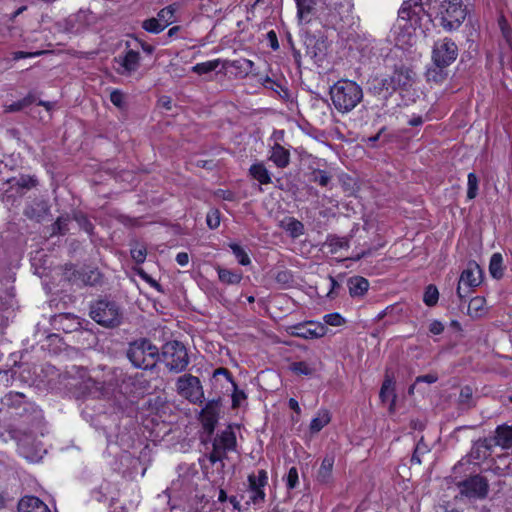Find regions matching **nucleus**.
I'll list each match as a JSON object with an SVG mask.
<instances>
[{
  "label": "nucleus",
  "instance_id": "obj_1",
  "mask_svg": "<svg viewBox=\"0 0 512 512\" xmlns=\"http://www.w3.org/2000/svg\"><path fill=\"white\" fill-rule=\"evenodd\" d=\"M425 4L445 31L457 30L467 16L463 0H425Z\"/></svg>",
  "mask_w": 512,
  "mask_h": 512
},
{
  "label": "nucleus",
  "instance_id": "obj_2",
  "mask_svg": "<svg viewBox=\"0 0 512 512\" xmlns=\"http://www.w3.org/2000/svg\"><path fill=\"white\" fill-rule=\"evenodd\" d=\"M335 109L341 113L352 111L363 99L360 85L351 80H339L330 88Z\"/></svg>",
  "mask_w": 512,
  "mask_h": 512
},
{
  "label": "nucleus",
  "instance_id": "obj_3",
  "mask_svg": "<svg viewBox=\"0 0 512 512\" xmlns=\"http://www.w3.org/2000/svg\"><path fill=\"white\" fill-rule=\"evenodd\" d=\"M126 356L137 369H152L160 359V352L156 345L146 338L130 342Z\"/></svg>",
  "mask_w": 512,
  "mask_h": 512
},
{
  "label": "nucleus",
  "instance_id": "obj_4",
  "mask_svg": "<svg viewBox=\"0 0 512 512\" xmlns=\"http://www.w3.org/2000/svg\"><path fill=\"white\" fill-rule=\"evenodd\" d=\"M89 315L97 324L105 328L118 327L123 320V311L119 304L107 297L91 302Z\"/></svg>",
  "mask_w": 512,
  "mask_h": 512
},
{
  "label": "nucleus",
  "instance_id": "obj_5",
  "mask_svg": "<svg viewBox=\"0 0 512 512\" xmlns=\"http://www.w3.org/2000/svg\"><path fill=\"white\" fill-rule=\"evenodd\" d=\"M160 357L170 372L180 373L186 370L189 356L182 342L174 340L162 346Z\"/></svg>",
  "mask_w": 512,
  "mask_h": 512
},
{
  "label": "nucleus",
  "instance_id": "obj_6",
  "mask_svg": "<svg viewBox=\"0 0 512 512\" xmlns=\"http://www.w3.org/2000/svg\"><path fill=\"white\" fill-rule=\"evenodd\" d=\"M428 15L421 0L404 1L398 11L399 26L402 28H413L420 26L421 20Z\"/></svg>",
  "mask_w": 512,
  "mask_h": 512
},
{
  "label": "nucleus",
  "instance_id": "obj_7",
  "mask_svg": "<svg viewBox=\"0 0 512 512\" xmlns=\"http://www.w3.org/2000/svg\"><path fill=\"white\" fill-rule=\"evenodd\" d=\"M176 388L178 394L191 403H203L204 391L198 377L192 374H184L177 379Z\"/></svg>",
  "mask_w": 512,
  "mask_h": 512
},
{
  "label": "nucleus",
  "instance_id": "obj_8",
  "mask_svg": "<svg viewBox=\"0 0 512 512\" xmlns=\"http://www.w3.org/2000/svg\"><path fill=\"white\" fill-rule=\"evenodd\" d=\"M458 56V46L448 37L439 39L434 43L432 50L433 64L439 66H450Z\"/></svg>",
  "mask_w": 512,
  "mask_h": 512
},
{
  "label": "nucleus",
  "instance_id": "obj_9",
  "mask_svg": "<svg viewBox=\"0 0 512 512\" xmlns=\"http://www.w3.org/2000/svg\"><path fill=\"white\" fill-rule=\"evenodd\" d=\"M460 494L468 498L484 499L488 494V480L477 474L457 483Z\"/></svg>",
  "mask_w": 512,
  "mask_h": 512
},
{
  "label": "nucleus",
  "instance_id": "obj_10",
  "mask_svg": "<svg viewBox=\"0 0 512 512\" xmlns=\"http://www.w3.org/2000/svg\"><path fill=\"white\" fill-rule=\"evenodd\" d=\"M130 46V42H126V50L123 55L114 58V61L119 65L116 71L120 75L129 76L140 67V53L136 49L130 48Z\"/></svg>",
  "mask_w": 512,
  "mask_h": 512
},
{
  "label": "nucleus",
  "instance_id": "obj_11",
  "mask_svg": "<svg viewBox=\"0 0 512 512\" xmlns=\"http://www.w3.org/2000/svg\"><path fill=\"white\" fill-rule=\"evenodd\" d=\"M289 335L303 339H318L326 335L327 328L320 322H303L287 328Z\"/></svg>",
  "mask_w": 512,
  "mask_h": 512
},
{
  "label": "nucleus",
  "instance_id": "obj_12",
  "mask_svg": "<svg viewBox=\"0 0 512 512\" xmlns=\"http://www.w3.org/2000/svg\"><path fill=\"white\" fill-rule=\"evenodd\" d=\"M72 280L74 282H80L84 286L102 287L105 283V276L98 267L84 265L73 272Z\"/></svg>",
  "mask_w": 512,
  "mask_h": 512
},
{
  "label": "nucleus",
  "instance_id": "obj_13",
  "mask_svg": "<svg viewBox=\"0 0 512 512\" xmlns=\"http://www.w3.org/2000/svg\"><path fill=\"white\" fill-rule=\"evenodd\" d=\"M267 481L268 476L265 470H259L258 475L251 474L248 476L250 502L253 504L264 502L265 492L263 488L266 486Z\"/></svg>",
  "mask_w": 512,
  "mask_h": 512
},
{
  "label": "nucleus",
  "instance_id": "obj_14",
  "mask_svg": "<svg viewBox=\"0 0 512 512\" xmlns=\"http://www.w3.org/2000/svg\"><path fill=\"white\" fill-rule=\"evenodd\" d=\"M395 90H408L414 83L415 73L404 65L396 66L389 75Z\"/></svg>",
  "mask_w": 512,
  "mask_h": 512
},
{
  "label": "nucleus",
  "instance_id": "obj_15",
  "mask_svg": "<svg viewBox=\"0 0 512 512\" xmlns=\"http://www.w3.org/2000/svg\"><path fill=\"white\" fill-rule=\"evenodd\" d=\"M51 325L58 331L72 333L81 329V322L78 317L70 313L54 315L51 319Z\"/></svg>",
  "mask_w": 512,
  "mask_h": 512
},
{
  "label": "nucleus",
  "instance_id": "obj_16",
  "mask_svg": "<svg viewBox=\"0 0 512 512\" xmlns=\"http://www.w3.org/2000/svg\"><path fill=\"white\" fill-rule=\"evenodd\" d=\"M482 281V269L476 261H469L467 267L462 271L459 282L467 288H475Z\"/></svg>",
  "mask_w": 512,
  "mask_h": 512
},
{
  "label": "nucleus",
  "instance_id": "obj_17",
  "mask_svg": "<svg viewBox=\"0 0 512 512\" xmlns=\"http://www.w3.org/2000/svg\"><path fill=\"white\" fill-rule=\"evenodd\" d=\"M494 440L491 438H483L474 442L470 453L468 455L469 458L477 461H482L491 456L492 449L495 447Z\"/></svg>",
  "mask_w": 512,
  "mask_h": 512
},
{
  "label": "nucleus",
  "instance_id": "obj_18",
  "mask_svg": "<svg viewBox=\"0 0 512 512\" xmlns=\"http://www.w3.org/2000/svg\"><path fill=\"white\" fill-rule=\"evenodd\" d=\"M48 211L49 207L46 201L42 199H34L25 206L23 214L30 220L40 222Z\"/></svg>",
  "mask_w": 512,
  "mask_h": 512
},
{
  "label": "nucleus",
  "instance_id": "obj_19",
  "mask_svg": "<svg viewBox=\"0 0 512 512\" xmlns=\"http://www.w3.org/2000/svg\"><path fill=\"white\" fill-rule=\"evenodd\" d=\"M236 443L235 433L228 427L214 438L212 446H215L216 449L217 447L221 448L223 454H226L235 449Z\"/></svg>",
  "mask_w": 512,
  "mask_h": 512
},
{
  "label": "nucleus",
  "instance_id": "obj_20",
  "mask_svg": "<svg viewBox=\"0 0 512 512\" xmlns=\"http://www.w3.org/2000/svg\"><path fill=\"white\" fill-rule=\"evenodd\" d=\"M300 23H309L316 15V0H295Z\"/></svg>",
  "mask_w": 512,
  "mask_h": 512
},
{
  "label": "nucleus",
  "instance_id": "obj_21",
  "mask_svg": "<svg viewBox=\"0 0 512 512\" xmlns=\"http://www.w3.org/2000/svg\"><path fill=\"white\" fill-rule=\"evenodd\" d=\"M18 512H51L48 506L35 496H26L18 503Z\"/></svg>",
  "mask_w": 512,
  "mask_h": 512
},
{
  "label": "nucleus",
  "instance_id": "obj_22",
  "mask_svg": "<svg viewBox=\"0 0 512 512\" xmlns=\"http://www.w3.org/2000/svg\"><path fill=\"white\" fill-rule=\"evenodd\" d=\"M27 400L25 395L20 392H9L4 395L1 400L2 406L7 409L10 413L11 417L16 413V410H19L21 404Z\"/></svg>",
  "mask_w": 512,
  "mask_h": 512
},
{
  "label": "nucleus",
  "instance_id": "obj_23",
  "mask_svg": "<svg viewBox=\"0 0 512 512\" xmlns=\"http://www.w3.org/2000/svg\"><path fill=\"white\" fill-rule=\"evenodd\" d=\"M492 439L495 446H501L503 449L512 448V426H498Z\"/></svg>",
  "mask_w": 512,
  "mask_h": 512
},
{
  "label": "nucleus",
  "instance_id": "obj_24",
  "mask_svg": "<svg viewBox=\"0 0 512 512\" xmlns=\"http://www.w3.org/2000/svg\"><path fill=\"white\" fill-rule=\"evenodd\" d=\"M278 168H286L290 163V152L278 143H275L269 156Z\"/></svg>",
  "mask_w": 512,
  "mask_h": 512
},
{
  "label": "nucleus",
  "instance_id": "obj_25",
  "mask_svg": "<svg viewBox=\"0 0 512 512\" xmlns=\"http://www.w3.org/2000/svg\"><path fill=\"white\" fill-rule=\"evenodd\" d=\"M347 285L351 297H361L368 291L369 288L368 280L362 276L350 277L348 279Z\"/></svg>",
  "mask_w": 512,
  "mask_h": 512
},
{
  "label": "nucleus",
  "instance_id": "obj_26",
  "mask_svg": "<svg viewBox=\"0 0 512 512\" xmlns=\"http://www.w3.org/2000/svg\"><path fill=\"white\" fill-rule=\"evenodd\" d=\"M279 226L285 230L290 237L298 238L304 234V225L294 217H285L280 221Z\"/></svg>",
  "mask_w": 512,
  "mask_h": 512
},
{
  "label": "nucleus",
  "instance_id": "obj_27",
  "mask_svg": "<svg viewBox=\"0 0 512 512\" xmlns=\"http://www.w3.org/2000/svg\"><path fill=\"white\" fill-rule=\"evenodd\" d=\"M249 175L258 181L261 185L272 183L271 173L268 171L263 162H257L250 166Z\"/></svg>",
  "mask_w": 512,
  "mask_h": 512
},
{
  "label": "nucleus",
  "instance_id": "obj_28",
  "mask_svg": "<svg viewBox=\"0 0 512 512\" xmlns=\"http://www.w3.org/2000/svg\"><path fill=\"white\" fill-rule=\"evenodd\" d=\"M216 270L219 280L226 285L239 284L243 278L242 272L238 270H230L221 266H217Z\"/></svg>",
  "mask_w": 512,
  "mask_h": 512
},
{
  "label": "nucleus",
  "instance_id": "obj_29",
  "mask_svg": "<svg viewBox=\"0 0 512 512\" xmlns=\"http://www.w3.org/2000/svg\"><path fill=\"white\" fill-rule=\"evenodd\" d=\"M489 273L492 278L499 280L504 275L503 256L501 253L492 254L489 262Z\"/></svg>",
  "mask_w": 512,
  "mask_h": 512
},
{
  "label": "nucleus",
  "instance_id": "obj_30",
  "mask_svg": "<svg viewBox=\"0 0 512 512\" xmlns=\"http://www.w3.org/2000/svg\"><path fill=\"white\" fill-rule=\"evenodd\" d=\"M331 420L328 410H320L315 418L310 422V432L316 434L320 432Z\"/></svg>",
  "mask_w": 512,
  "mask_h": 512
},
{
  "label": "nucleus",
  "instance_id": "obj_31",
  "mask_svg": "<svg viewBox=\"0 0 512 512\" xmlns=\"http://www.w3.org/2000/svg\"><path fill=\"white\" fill-rule=\"evenodd\" d=\"M446 68L447 66H439L433 64V66L429 67L426 71L427 81L436 84L444 82L448 76Z\"/></svg>",
  "mask_w": 512,
  "mask_h": 512
},
{
  "label": "nucleus",
  "instance_id": "obj_32",
  "mask_svg": "<svg viewBox=\"0 0 512 512\" xmlns=\"http://www.w3.org/2000/svg\"><path fill=\"white\" fill-rule=\"evenodd\" d=\"M486 300L484 297H474L470 300L468 304V315L472 318H480L486 312L485 309Z\"/></svg>",
  "mask_w": 512,
  "mask_h": 512
},
{
  "label": "nucleus",
  "instance_id": "obj_33",
  "mask_svg": "<svg viewBox=\"0 0 512 512\" xmlns=\"http://www.w3.org/2000/svg\"><path fill=\"white\" fill-rule=\"evenodd\" d=\"M379 396L383 402L391 400V406L395 402L396 395L394 393V381L389 375H386L385 377V380L380 389Z\"/></svg>",
  "mask_w": 512,
  "mask_h": 512
},
{
  "label": "nucleus",
  "instance_id": "obj_34",
  "mask_svg": "<svg viewBox=\"0 0 512 512\" xmlns=\"http://www.w3.org/2000/svg\"><path fill=\"white\" fill-rule=\"evenodd\" d=\"M37 413L38 411L34 403L25 400L19 407V410H16V413L12 417L23 419L24 422H30V418Z\"/></svg>",
  "mask_w": 512,
  "mask_h": 512
},
{
  "label": "nucleus",
  "instance_id": "obj_35",
  "mask_svg": "<svg viewBox=\"0 0 512 512\" xmlns=\"http://www.w3.org/2000/svg\"><path fill=\"white\" fill-rule=\"evenodd\" d=\"M334 464V458L331 456H326L321 463V466L318 470L317 479L321 483H327L332 474V468Z\"/></svg>",
  "mask_w": 512,
  "mask_h": 512
},
{
  "label": "nucleus",
  "instance_id": "obj_36",
  "mask_svg": "<svg viewBox=\"0 0 512 512\" xmlns=\"http://www.w3.org/2000/svg\"><path fill=\"white\" fill-rule=\"evenodd\" d=\"M325 245L328 246L330 252L334 254L341 249H347L349 247V241L345 237H339L337 235H328Z\"/></svg>",
  "mask_w": 512,
  "mask_h": 512
},
{
  "label": "nucleus",
  "instance_id": "obj_37",
  "mask_svg": "<svg viewBox=\"0 0 512 512\" xmlns=\"http://www.w3.org/2000/svg\"><path fill=\"white\" fill-rule=\"evenodd\" d=\"M175 12L176 9L174 5H169L161 9L155 18L160 22V24H162L163 28L165 29L175 21Z\"/></svg>",
  "mask_w": 512,
  "mask_h": 512
},
{
  "label": "nucleus",
  "instance_id": "obj_38",
  "mask_svg": "<svg viewBox=\"0 0 512 512\" xmlns=\"http://www.w3.org/2000/svg\"><path fill=\"white\" fill-rule=\"evenodd\" d=\"M309 180L319 184L322 187H327L332 180V176L325 170L314 169L310 173Z\"/></svg>",
  "mask_w": 512,
  "mask_h": 512
},
{
  "label": "nucleus",
  "instance_id": "obj_39",
  "mask_svg": "<svg viewBox=\"0 0 512 512\" xmlns=\"http://www.w3.org/2000/svg\"><path fill=\"white\" fill-rule=\"evenodd\" d=\"M459 404L465 408L469 409L474 405L473 401V389L472 387L466 385L461 388L460 394H459Z\"/></svg>",
  "mask_w": 512,
  "mask_h": 512
},
{
  "label": "nucleus",
  "instance_id": "obj_40",
  "mask_svg": "<svg viewBox=\"0 0 512 512\" xmlns=\"http://www.w3.org/2000/svg\"><path fill=\"white\" fill-rule=\"evenodd\" d=\"M73 219L77 222L79 227L83 229L86 233H88L89 235L93 234L94 225L89 220L86 214H84L81 211H76L73 214Z\"/></svg>",
  "mask_w": 512,
  "mask_h": 512
},
{
  "label": "nucleus",
  "instance_id": "obj_41",
  "mask_svg": "<svg viewBox=\"0 0 512 512\" xmlns=\"http://www.w3.org/2000/svg\"><path fill=\"white\" fill-rule=\"evenodd\" d=\"M69 216H60L57 220L51 225L52 235H65L69 228Z\"/></svg>",
  "mask_w": 512,
  "mask_h": 512
},
{
  "label": "nucleus",
  "instance_id": "obj_42",
  "mask_svg": "<svg viewBox=\"0 0 512 512\" xmlns=\"http://www.w3.org/2000/svg\"><path fill=\"white\" fill-rule=\"evenodd\" d=\"M33 101H34V97L31 95H28L19 101H16L9 105H5L4 109H5L6 113L18 112V111H21L22 109L28 107L29 105H31L33 103Z\"/></svg>",
  "mask_w": 512,
  "mask_h": 512
},
{
  "label": "nucleus",
  "instance_id": "obj_43",
  "mask_svg": "<svg viewBox=\"0 0 512 512\" xmlns=\"http://www.w3.org/2000/svg\"><path fill=\"white\" fill-rule=\"evenodd\" d=\"M229 247L240 265L247 266L251 263L248 254L239 244L230 243Z\"/></svg>",
  "mask_w": 512,
  "mask_h": 512
},
{
  "label": "nucleus",
  "instance_id": "obj_44",
  "mask_svg": "<svg viewBox=\"0 0 512 512\" xmlns=\"http://www.w3.org/2000/svg\"><path fill=\"white\" fill-rule=\"evenodd\" d=\"M220 64V61L217 59V60H212V61H207V62H202V63H198L196 64L195 66L192 67V71L199 74V75H202V74H207L209 72H212L214 71Z\"/></svg>",
  "mask_w": 512,
  "mask_h": 512
},
{
  "label": "nucleus",
  "instance_id": "obj_45",
  "mask_svg": "<svg viewBox=\"0 0 512 512\" xmlns=\"http://www.w3.org/2000/svg\"><path fill=\"white\" fill-rule=\"evenodd\" d=\"M230 66L239 70L244 75H248L253 70L254 62L249 59L242 58L231 61Z\"/></svg>",
  "mask_w": 512,
  "mask_h": 512
},
{
  "label": "nucleus",
  "instance_id": "obj_46",
  "mask_svg": "<svg viewBox=\"0 0 512 512\" xmlns=\"http://www.w3.org/2000/svg\"><path fill=\"white\" fill-rule=\"evenodd\" d=\"M439 292L436 286L430 284L426 287L423 301L427 306H434L438 302Z\"/></svg>",
  "mask_w": 512,
  "mask_h": 512
},
{
  "label": "nucleus",
  "instance_id": "obj_47",
  "mask_svg": "<svg viewBox=\"0 0 512 512\" xmlns=\"http://www.w3.org/2000/svg\"><path fill=\"white\" fill-rule=\"evenodd\" d=\"M467 198L472 200L478 195V177L475 173L471 172L467 176Z\"/></svg>",
  "mask_w": 512,
  "mask_h": 512
},
{
  "label": "nucleus",
  "instance_id": "obj_48",
  "mask_svg": "<svg viewBox=\"0 0 512 512\" xmlns=\"http://www.w3.org/2000/svg\"><path fill=\"white\" fill-rule=\"evenodd\" d=\"M290 370L297 375L310 376L314 373V369L304 361L292 363Z\"/></svg>",
  "mask_w": 512,
  "mask_h": 512
},
{
  "label": "nucleus",
  "instance_id": "obj_49",
  "mask_svg": "<svg viewBox=\"0 0 512 512\" xmlns=\"http://www.w3.org/2000/svg\"><path fill=\"white\" fill-rule=\"evenodd\" d=\"M142 28L152 34H159L164 30L162 24L155 17L144 20Z\"/></svg>",
  "mask_w": 512,
  "mask_h": 512
},
{
  "label": "nucleus",
  "instance_id": "obj_50",
  "mask_svg": "<svg viewBox=\"0 0 512 512\" xmlns=\"http://www.w3.org/2000/svg\"><path fill=\"white\" fill-rule=\"evenodd\" d=\"M221 398L209 400L201 411V415L216 416L218 417V410L220 407Z\"/></svg>",
  "mask_w": 512,
  "mask_h": 512
},
{
  "label": "nucleus",
  "instance_id": "obj_51",
  "mask_svg": "<svg viewBox=\"0 0 512 512\" xmlns=\"http://www.w3.org/2000/svg\"><path fill=\"white\" fill-rule=\"evenodd\" d=\"M38 184V180L34 176L29 175H21L17 180L15 185L22 189H31L36 187Z\"/></svg>",
  "mask_w": 512,
  "mask_h": 512
},
{
  "label": "nucleus",
  "instance_id": "obj_52",
  "mask_svg": "<svg viewBox=\"0 0 512 512\" xmlns=\"http://www.w3.org/2000/svg\"><path fill=\"white\" fill-rule=\"evenodd\" d=\"M224 458H226V454H223L222 449L219 447H217L216 449L215 446H213L211 453L208 455V460L210 461V463H219L220 469L223 470L225 467V463L223 462Z\"/></svg>",
  "mask_w": 512,
  "mask_h": 512
},
{
  "label": "nucleus",
  "instance_id": "obj_53",
  "mask_svg": "<svg viewBox=\"0 0 512 512\" xmlns=\"http://www.w3.org/2000/svg\"><path fill=\"white\" fill-rule=\"evenodd\" d=\"M275 280L284 287L291 286L294 281L292 273L288 270L278 271L275 275Z\"/></svg>",
  "mask_w": 512,
  "mask_h": 512
},
{
  "label": "nucleus",
  "instance_id": "obj_54",
  "mask_svg": "<svg viewBox=\"0 0 512 512\" xmlns=\"http://www.w3.org/2000/svg\"><path fill=\"white\" fill-rule=\"evenodd\" d=\"M201 421L204 429L208 432V434H213L216 424L218 422V417L201 415Z\"/></svg>",
  "mask_w": 512,
  "mask_h": 512
},
{
  "label": "nucleus",
  "instance_id": "obj_55",
  "mask_svg": "<svg viewBox=\"0 0 512 512\" xmlns=\"http://www.w3.org/2000/svg\"><path fill=\"white\" fill-rule=\"evenodd\" d=\"M233 387V394H232V407L237 408L240 406L241 401L246 399V394L242 390H238L237 384L235 382L231 383Z\"/></svg>",
  "mask_w": 512,
  "mask_h": 512
},
{
  "label": "nucleus",
  "instance_id": "obj_56",
  "mask_svg": "<svg viewBox=\"0 0 512 512\" xmlns=\"http://www.w3.org/2000/svg\"><path fill=\"white\" fill-rule=\"evenodd\" d=\"M325 324L330 326H341L345 323V319L339 313L326 314L323 317Z\"/></svg>",
  "mask_w": 512,
  "mask_h": 512
},
{
  "label": "nucleus",
  "instance_id": "obj_57",
  "mask_svg": "<svg viewBox=\"0 0 512 512\" xmlns=\"http://www.w3.org/2000/svg\"><path fill=\"white\" fill-rule=\"evenodd\" d=\"M298 484V471L296 467H291L286 476V487L289 490L294 489Z\"/></svg>",
  "mask_w": 512,
  "mask_h": 512
},
{
  "label": "nucleus",
  "instance_id": "obj_58",
  "mask_svg": "<svg viewBox=\"0 0 512 512\" xmlns=\"http://www.w3.org/2000/svg\"><path fill=\"white\" fill-rule=\"evenodd\" d=\"M206 222L209 228L216 229L220 225V214L218 210L208 212Z\"/></svg>",
  "mask_w": 512,
  "mask_h": 512
},
{
  "label": "nucleus",
  "instance_id": "obj_59",
  "mask_svg": "<svg viewBox=\"0 0 512 512\" xmlns=\"http://www.w3.org/2000/svg\"><path fill=\"white\" fill-rule=\"evenodd\" d=\"M131 257L136 263H143L146 259V248L144 246H137L131 249Z\"/></svg>",
  "mask_w": 512,
  "mask_h": 512
},
{
  "label": "nucleus",
  "instance_id": "obj_60",
  "mask_svg": "<svg viewBox=\"0 0 512 512\" xmlns=\"http://www.w3.org/2000/svg\"><path fill=\"white\" fill-rule=\"evenodd\" d=\"M385 244L386 243L384 241H382V239L379 238L376 246L369 247L366 250H363L361 253H358L355 257H353V260L358 261V260H360V259H362L364 257L370 256V255L373 254V252H375L379 248L384 247Z\"/></svg>",
  "mask_w": 512,
  "mask_h": 512
},
{
  "label": "nucleus",
  "instance_id": "obj_61",
  "mask_svg": "<svg viewBox=\"0 0 512 512\" xmlns=\"http://www.w3.org/2000/svg\"><path fill=\"white\" fill-rule=\"evenodd\" d=\"M124 100H125V96H124V94L120 90L115 89V90H113L110 93V101L116 107L123 108L124 107Z\"/></svg>",
  "mask_w": 512,
  "mask_h": 512
},
{
  "label": "nucleus",
  "instance_id": "obj_62",
  "mask_svg": "<svg viewBox=\"0 0 512 512\" xmlns=\"http://www.w3.org/2000/svg\"><path fill=\"white\" fill-rule=\"evenodd\" d=\"M426 451H427V446L422 441H420L417 444V446L415 447V450L411 457V462L420 464L421 463L420 454H424Z\"/></svg>",
  "mask_w": 512,
  "mask_h": 512
},
{
  "label": "nucleus",
  "instance_id": "obj_63",
  "mask_svg": "<svg viewBox=\"0 0 512 512\" xmlns=\"http://www.w3.org/2000/svg\"><path fill=\"white\" fill-rule=\"evenodd\" d=\"M380 79L383 82V85H385V87H384L385 98L391 96L393 93L396 92L395 86H393L391 78H390L389 75L384 76V77H380Z\"/></svg>",
  "mask_w": 512,
  "mask_h": 512
},
{
  "label": "nucleus",
  "instance_id": "obj_64",
  "mask_svg": "<svg viewBox=\"0 0 512 512\" xmlns=\"http://www.w3.org/2000/svg\"><path fill=\"white\" fill-rule=\"evenodd\" d=\"M502 34L508 43H512V29L508 26L506 20L499 22Z\"/></svg>",
  "mask_w": 512,
  "mask_h": 512
}]
</instances>
